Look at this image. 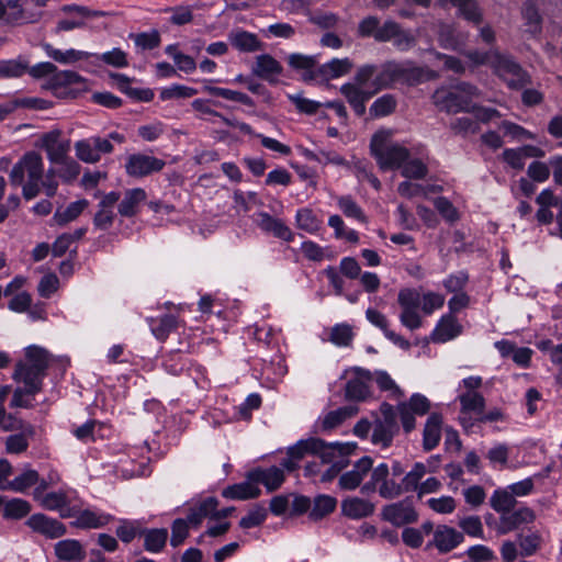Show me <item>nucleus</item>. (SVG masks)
Returning <instances> with one entry per match:
<instances>
[{
  "instance_id": "11",
  "label": "nucleus",
  "mask_w": 562,
  "mask_h": 562,
  "mask_svg": "<svg viewBox=\"0 0 562 562\" xmlns=\"http://www.w3.org/2000/svg\"><path fill=\"white\" fill-rule=\"evenodd\" d=\"M42 15L41 10H27L21 0H0V20L8 24L36 23Z\"/></svg>"
},
{
  "instance_id": "56",
  "label": "nucleus",
  "mask_w": 562,
  "mask_h": 562,
  "mask_svg": "<svg viewBox=\"0 0 562 562\" xmlns=\"http://www.w3.org/2000/svg\"><path fill=\"white\" fill-rule=\"evenodd\" d=\"M396 99L392 94H383L370 106V113L374 117H383L394 112Z\"/></svg>"
},
{
  "instance_id": "32",
  "label": "nucleus",
  "mask_w": 562,
  "mask_h": 562,
  "mask_svg": "<svg viewBox=\"0 0 562 562\" xmlns=\"http://www.w3.org/2000/svg\"><path fill=\"white\" fill-rule=\"evenodd\" d=\"M260 493L261 491L255 485V482L248 480L225 487L222 492V496L228 499L246 501L257 498Z\"/></svg>"
},
{
  "instance_id": "33",
  "label": "nucleus",
  "mask_w": 562,
  "mask_h": 562,
  "mask_svg": "<svg viewBox=\"0 0 562 562\" xmlns=\"http://www.w3.org/2000/svg\"><path fill=\"white\" fill-rule=\"evenodd\" d=\"M218 502L215 497H207L200 503L190 507L188 515V522L192 526H199L204 518L210 517L214 519L213 514L217 507Z\"/></svg>"
},
{
  "instance_id": "64",
  "label": "nucleus",
  "mask_w": 562,
  "mask_h": 562,
  "mask_svg": "<svg viewBox=\"0 0 562 562\" xmlns=\"http://www.w3.org/2000/svg\"><path fill=\"white\" fill-rule=\"evenodd\" d=\"M27 70V65L20 60H1L0 78H18Z\"/></svg>"
},
{
  "instance_id": "19",
  "label": "nucleus",
  "mask_w": 562,
  "mask_h": 562,
  "mask_svg": "<svg viewBox=\"0 0 562 562\" xmlns=\"http://www.w3.org/2000/svg\"><path fill=\"white\" fill-rule=\"evenodd\" d=\"M26 525L33 531L50 539L59 538L66 533V527L60 521L43 514L32 515L27 519Z\"/></svg>"
},
{
  "instance_id": "45",
  "label": "nucleus",
  "mask_w": 562,
  "mask_h": 562,
  "mask_svg": "<svg viewBox=\"0 0 562 562\" xmlns=\"http://www.w3.org/2000/svg\"><path fill=\"white\" fill-rule=\"evenodd\" d=\"M145 549L150 552L161 551L168 539V531L166 528L143 530Z\"/></svg>"
},
{
  "instance_id": "13",
  "label": "nucleus",
  "mask_w": 562,
  "mask_h": 562,
  "mask_svg": "<svg viewBox=\"0 0 562 562\" xmlns=\"http://www.w3.org/2000/svg\"><path fill=\"white\" fill-rule=\"evenodd\" d=\"M346 374H351L346 387L345 396L351 401H364L369 395V382L373 379L370 371L355 367L346 371Z\"/></svg>"
},
{
  "instance_id": "63",
  "label": "nucleus",
  "mask_w": 562,
  "mask_h": 562,
  "mask_svg": "<svg viewBox=\"0 0 562 562\" xmlns=\"http://www.w3.org/2000/svg\"><path fill=\"white\" fill-rule=\"evenodd\" d=\"M198 93V90L183 85H171L170 87L164 88L160 91V99L171 100V99H188Z\"/></svg>"
},
{
  "instance_id": "43",
  "label": "nucleus",
  "mask_w": 562,
  "mask_h": 562,
  "mask_svg": "<svg viewBox=\"0 0 562 562\" xmlns=\"http://www.w3.org/2000/svg\"><path fill=\"white\" fill-rule=\"evenodd\" d=\"M337 205L345 216L357 220L361 223H367V216L361 206L350 195H341L337 199Z\"/></svg>"
},
{
  "instance_id": "3",
  "label": "nucleus",
  "mask_w": 562,
  "mask_h": 562,
  "mask_svg": "<svg viewBox=\"0 0 562 562\" xmlns=\"http://www.w3.org/2000/svg\"><path fill=\"white\" fill-rule=\"evenodd\" d=\"M482 97L481 90L464 81L441 86L431 94L432 104L447 114L468 113L474 108V100Z\"/></svg>"
},
{
  "instance_id": "21",
  "label": "nucleus",
  "mask_w": 562,
  "mask_h": 562,
  "mask_svg": "<svg viewBox=\"0 0 562 562\" xmlns=\"http://www.w3.org/2000/svg\"><path fill=\"white\" fill-rule=\"evenodd\" d=\"M255 223L261 231L270 233L282 240L291 241L294 238V234L282 220L272 217L266 212L257 213Z\"/></svg>"
},
{
  "instance_id": "23",
  "label": "nucleus",
  "mask_w": 562,
  "mask_h": 562,
  "mask_svg": "<svg viewBox=\"0 0 562 562\" xmlns=\"http://www.w3.org/2000/svg\"><path fill=\"white\" fill-rule=\"evenodd\" d=\"M247 479L255 482L261 483L266 486L269 492L276 491L281 486L284 481L283 469L278 467H270L268 469H255L247 474Z\"/></svg>"
},
{
  "instance_id": "27",
  "label": "nucleus",
  "mask_w": 562,
  "mask_h": 562,
  "mask_svg": "<svg viewBox=\"0 0 562 562\" xmlns=\"http://www.w3.org/2000/svg\"><path fill=\"white\" fill-rule=\"evenodd\" d=\"M70 517H75L72 525L81 529L101 528L113 519L110 514L92 509L79 510L76 515L71 514Z\"/></svg>"
},
{
  "instance_id": "12",
  "label": "nucleus",
  "mask_w": 562,
  "mask_h": 562,
  "mask_svg": "<svg viewBox=\"0 0 562 562\" xmlns=\"http://www.w3.org/2000/svg\"><path fill=\"white\" fill-rule=\"evenodd\" d=\"M40 143L52 164L63 161L70 151V139L63 137V132L58 128L42 134Z\"/></svg>"
},
{
  "instance_id": "44",
  "label": "nucleus",
  "mask_w": 562,
  "mask_h": 562,
  "mask_svg": "<svg viewBox=\"0 0 562 562\" xmlns=\"http://www.w3.org/2000/svg\"><path fill=\"white\" fill-rule=\"evenodd\" d=\"M428 472L426 465L422 462H416L412 470L405 474L402 479V485L404 493L406 492H418L420 487V480Z\"/></svg>"
},
{
  "instance_id": "29",
  "label": "nucleus",
  "mask_w": 562,
  "mask_h": 562,
  "mask_svg": "<svg viewBox=\"0 0 562 562\" xmlns=\"http://www.w3.org/2000/svg\"><path fill=\"white\" fill-rule=\"evenodd\" d=\"M366 317L373 326L380 328L389 340L404 349L409 348V342L404 337L389 329V321L384 314L370 307L366 311Z\"/></svg>"
},
{
  "instance_id": "20",
  "label": "nucleus",
  "mask_w": 562,
  "mask_h": 562,
  "mask_svg": "<svg viewBox=\"0 0 562 562\" xmlns=\"http://www.w3.org/2000/svg\"><path fill=\"white\" fill-rule=\"evenodd\" d=\"M341 514L353 520L370 517L375 510V505L358 496H348L341 501Z\"/></svg>"
},
{
  "instance_id": "7",
  "label": "nucleus",
  "mask_w": 562,
  "mask_h": 562,
  "mask_svg": "<svg viewBox=\"0 0 562 562\" xmlns=\"http://www.w3.org/2000/svg\"><path fill=\"white\" fill-rule=\"evenodd\" d=\"M371 154L376 160L381 170L401 169L403 164L409 158V150L390 138V133L385 131L376 132L370 143Z\"/></svg>"
},
{
  "instance_id": "16",
  "label": "nucleus",
  "mask_w": 562,
  "mask_h": 562,
  "mask_svg": "<svg viewBox=\"0 0 562 562\" xmlns=\"http://www.w3.org/2000/svg\"><path fill=\"white\" fill-rule=\"evenodd\" d=\"M60 10L65 14H68L70 18L59 20L55 27V33H59L63 31H71L74 29H80L85 25L86 19L98 16L101 14V12L91 11L87 7L77 4H66L61 7Z\"/></svg>"
},
{
  "instance_id": "55",
  "label": "nucleus",
  "mask_w": 562,
  "mask_h": 562,
  "mask_svg": "<svg viewBox=\"0 0 562 562\" xmlns=\"http://www.w3.org/2000/svg\"><path fill=\"white\" fill-rule=\"evenodd\" d=\"M31 512L29 502L21 498H13L5 503L3 517L7 519H21Z\"/></svg>"
},
{
  "instance_id": "9",
  "label": "nucleus",
  "mask_w": 562,
  "mask_h": 562,
  "mask_svg": "<svg viewBox=\"0 0 562 562\" xmlns=\"http://www.w3.org/2000/svg\"><path fill=\"white\" fill-rule=\"evenodd\" d=\"M490 63L495 74L510 89H521L530 83V76L510 56L494 53Z\"/></svg>"
},
{
  "instance_id": "50",
  "label": "nucleus",
  "mask_w": 562,
  "mask_h": 562,
  "mask_svg": "<svg viewBox=\"0 0 562 562\" xmlns=\"http://www.w3.org/2000/svg\"><path fill=\"white\" fill-rule=\"evenodd\" d=\"M352 66V61L347 57L334 58L322 66L321 72L328 78H338L348 74Z\"/></svg>"
},
{
  "instance_id": "52",
  "label": "nucleus",
  "mask_w": 562,
  "mask_h": 562,
  "mask_svg": "<svg viewBox=\"0 0 562 562\" xmlns=\"http://www.w3.org/2000/svg\"><path fill=\"white\" fill-rule=\"evenodd\" d=\"M438 41L446 49H457L462 44V40L456 35L453 25L446 23H440L438 26Z\"/></svg>"
},
{
  "instance_id": "61",
  "label": "nucleus",
  "mask_w": 562,
  "mask_h": 562,
  "mask_svg": "<svg viewBox=\"0 0 562 562\" xmlns=\"http://www.w3.org/2000/svg\"><path fill=\"white\" fill-rule=\"evenodd\" d=\"M454 7L459 8L461 15L470 22L480 23L482 14L474 0H449Z\"/></svg>"
},
{
  "instance_id": "28",
  "label": "nucleus",
  "mask_w": 562,
  "mask_h": 562,
  "mask_svg": "<svg viewBox=\"0 0 562 562\" xmlns=\"http://www.w3.org/2000/svg\"><path fill=\"white\" fill-rule=\"evenodd\" d=\"M442 428V416L439 413H432L428 416L423 431V449L425 451L434 450L440 442Z\"/></svg>"
},
{
  "instance_id": "60",
  "label": "nucleus",
  "mask_w": 562,
  "mask_h": 562,
  "mask_svg": "<svg viewBox=\"0 0 562 562\" xmlns=\"http://www.w3.org/2000/svg\"><path fill=\"white\" fill-rule=\"evenodd\" d=\"M303 154L308 160L317 161L319 164H333L337 166L347 165L345 158L335 151L319 150L315 153L310 149H305Z\"/></svg>"
},
{
  "instance_id": "1",
  "label": "nucleus",
  "mask_w": 562,
  "mask_h": 562,
  "mask_svg": "<svg viewBox=\"0 0 562 562\" xmlns=\"http://www.w3.org/2000/svg\"><path fill=\"white\" fill-rule=\"evenodd\" d=\"M52 361L50 353L38 346H29L25 349V360L16 364L13 378L15 381L24 384V387H18L11 400L12 407L29 408L31 402L25 395H34L42 390L43 379Z\"/></svg>"
},
{
  "instance_id": "62",
  "label": "nucleus",
  "mask_w": 562,
  "mask_h": 562,
  "mask_svg": "<svg viewBox=\"0 0 562 562\" xmlns=\"http://www.w3.org/2000/svg\"><path fill=\"white\" fill-rule=\"evenodd\" d=\"M330 341L339 347H347L353 339L352 327L348 324H338L331 328Z\"/></svg>"
},
{
  "instance_id": "8",
  "label": "nucleus",
  "mask_w": 562,
  "mask_h": 562,
  "mask_svg": "<svg viewBox=\"0 0 562 562\" xmlns=\"http://www.w3.org/2000/svg\"><path fill=\"white\" fill-rule=\"evenodd\" d=\"M350 447L348 445H339L338 442L327 443L319 438L312 437L299 440L295 445L289 447L286 454L293 457L297 462L307 453L318 456L322 461H330L335 453L340 451L346 453L350 450Z\"/></svg>"
},
{
  "instance_id": "59",
  "label": "nucleus",
  "mask_w": 562,
  "mask_h": 562,
  "mask_svg": "<svg viewBox=\"0 0 562 562\" xmlns=\"http://www.w3.org/2000/svg\"><path fill=\"white\" fill-rule=\"evenodd\" d=\"M54 164L60 166L58 168V177L65 183L72 182L80 173V165L69 156L64 158L63 161H55Z\"/></svg>"
},
{
  "instance_id": "10",
  "label": "nucleus",
  "mask_w": 562,
  "mask_h": 562,
  "mask_svg": "<svg viewBox=\"0 0 562 562\" xmlns=\"http://www.w3.org/2000/svg\"><path fill=\"white\" fill-rule=\"evenodd\" d=\"M398 431L400 426L395 408L389 403H382L380 415L373 422L372 442L382 448H387Z\"/></svg>"
},
{
  "instance_id": "30",
  "label": "nucleus",
  "mask_w": 562,
  "mask_h": 562,
  "mask_svg": "<svg viewBox=\"0 0 562 562\" xmlns=\"http://www.w3.org/2000/svg\"><path fill=\"white\" fill-rule=\"evenodd\" d=\"M339 445H348L351 446L348 452H337L333 456V460L330 461H322L323 463H330V467L324 471L321 475V481L326 483L333 481L346 467L349 464L348 456L351 454L357 445L353 442H338Z\"/></svg>"
},
{
  "instance_id": "25",
  "label": "nucleus",
  "mask_w": 562,
  "mask_h": 562,
  "mask_svg": "<svg viewBox=\"0 0 562 562\" xmlns=\"http://www.w3.org/2000/svg\"><path fill=\"white\" fill-rule=\"evenodd\" d=\"M54 552L61 562H82L86 559V550L76 539H65L55 543Z\"/></svg>"
},
{
  "instance_id": "42",
  "label": "nucleus",
  "mask_w": 562,
  "mask_h": 562,
  "mask_svg": "<svg viewBox=\"0 0 562 562\" xmlns=\"http://www.w3.org/2000/svg\"><path fill=\"white\" fill-rule=\"evenodd\" d=\"M401 175L407 179H425L428 175V165L423 158L409 157L401 167Z\"/></svg>"
},
{
  "instance_id": "31",
  "label": "nucleus",
  "mask_w": 562,
  "mask_h": 562,
  "mask_svg": "<svg viewBox=\"0 0 562 562\" xmlns=\"http://www.w3.org/2000/svg\"><path fill=\"white\" fill-rule=\"evenodd\" d=\"M358 406L356 405H347L339 407L335 411L328 412L322 420H319L321 431H329L339 425H341L346 419L353 417L358 414Z\"/></svg>"
},
{
  "instance_id": "58",
  "label": "nucleus",
  "mask_w": 562,
  "mask_h": 562,
  "mask_svg": "<svg viewBox=\"0 0 562 562\" xmlns=\"http://www.w3.org/2000/svg\"><path fill=\"white\" fill-rule=\"evenodd\" d=\"M37 482H38L37 471H35L33 469H27L11 481L10 490L23 493L29 487L36 485Z\"/></svg>"
},
{
  "instance_id": "37",
  "label": "nucleus",
  "mask_w": 562,
  "mask_h": 562,
  "mask_svg": "<svg viewBox=\"0 0 562 562\" xmlns=\"http://www.w3.org/2000/svg\"><path fill=\"white\" fill-rule=\"evenodd\" d=\"M43 49L45 50L46 55L54 59L55 61L67 65V64H74L78 60L88 58L89 54L82 50H77L74 48L67 49V50H60L55 48L50 44H44Z\"/></svg>"
},
{
  "instance_id": "48",
  "label": "nucleus",
  "mask_w": 562,
  "mask_h": 562,
  "mask_svg": "<svg viewBox=\"0 0 562 562\" xmlns=\"http://www.w3.org/2000/svg\"><path fill=\"white\" fill-rule=\"evenodd\" d=\"M41 504L43 507L49 510H60L63 517H70L71 514L65 513V508L68 506L69 501L64 492H52L41 497Z\"/></svg>"
},
{
  "instance_id": "36",
  "label": "nucleus",
  "mask_w": 562,
  "mask_h": 562,
  "mask_svg": "<svg viewBox=\"0 0 562 562\" xmlns=\"http://www.w3.org/2000/svg\"><path fill=\"white\" fill-rule=\"evenodd\" d=\"M337 507V499L327 494H319L312 501L310 518L312 520H321L331 514Z\"/></svg>"
},
{
  "instance_id": "18",
  "label": "nucleus",
  "mask_w": 562,
  "mask_h": 562,
  "mask_svg": "<svg viewBox=\"0 0 562 562\" xmlns=\"http://www.w3.org/2000/svg\"><path fill=\"white\" fill-rule=\"evenodd\" d=\"M464 541L462 532L447 525H439L434 530V538L430 544L435 546L440 553H448Z\"/></svg>"
},
{
  "instance_id": "49",
  "label": "nucleus",
  "mask_w": 562,
  "mask_h": 562,
  "mask_svg": "<svg viewBox=\"0 0 562 562\" xmlns=\"http://www.w3.org/2000/svg\"><path fill=\"white\" fill-rule=\"evenodd\" d=\"M86 234L85 228H78L72 233L60 235L52 246V252L55 257H61L70 248L71 244L79 240Z\"/></svg>"
},
{
  "instance_id": "35",
  "label": "nucleus",
  "mask_w": 562,
  "mask_h": 562,
  "mask_svg": "<svg viewBox=\"0 0 562 562\" xmlns=\"http://www.w3.org/2000/svg\"><path fill=\"white\" fill-rule=\"evenodd\" d=\"M232 45L245 53H252L262 49V43L256 34L246 31H236L229 34Z\"/></svg>"
},
{
  "instance_id": "41",
  "label": "nucleus",
  "mask_w": 562,
  "mask_h": 562,
  "mask_svg": "<svg viewBox=\"0 0 562 562\" xmlns=\"http://www.w3.org/2000/svg\"><path fill=\"white\" fill-rule=\"evenodd\" d=\"M462 413H473L482 415L485 408V400L479 392H465L459 395Z\"/></svg>"
},
{
  "instance_id": "5",
  "label": "nucleus",
  "mask_w": 562,
  "mask_h": 562,
  "mask_svg": "<svg viewBox=\"0 0 562 562\" xmlns=\"http://www.w3.org/2000/svg\"><path fill=\"white\" fill-rule=\"evenodd\" d=\"M424 68L416 66L413 61H386L384 63L371 86H376L378 90L387 89L396 83L415 86L427 79Z\"/></svg>"
},
{
  "instance_id": "14",
  "label": "nucleus",
  "mask_w": 562,
  "mask_h": 562,
  "mask_svg": "<svg viewBox=\"0 0 562 562\" xmlns=\"http://www.w3.org/2000/svg\"><path fill=\"white\" fill-rule=\"evenodd\" d=\"M382 519L396 527L416 522L418 513L414 506L405 501L389 504L382 508Z\"/></svg>"
},
{
  "instance_id": "17",
  "label": "nucleus",
  "mask_w": 562,
  "mask_h": 562,
  "mask_svg": "<svg viewBox=\"0 0 562 562\" xmlns=\"http://www.w3.org/2000/svg\"><path fill=\"white\" fill-rule=\"evenodd\" d=\"M120 200V193L112 191L101 196L98 211L93 217V225L101 231L109 229L114 222V207Z\"/></svg>"
},
{
  "instance_id": "6",
  "label": "nucleus",
  "mask_w": 562,
  "mask_h": 562,
  "mask_svg": "<svg viewBox=\"0 0 562 562\" xmlns=\"http://www.w3.org/2000/svg\"><path fill=\"white\" fill-rule=\"evenodd\" d=\"M376 72L373 65H363L358 68L352 82L340 87V93L346 98L349 105L358 116L366 113V103L380 90L371 86V79Z\"/></svg>"
},
{
  "instance_id": "40",
  "label": "nucleus",
  "mask_w": 562,
  "mask_h": 562,
  "mask_svg": "<svg viewBox=\"0 0 562 562\" xmlns=\"http://www.w3.org/2000/svg\"><path fill=\"white\" fill-rule=\"evenodd\" d=\"M20 434L11 435L5 440V449L8 453L19 454L24 452L29 447V437L34 435L33 426L29 425Z\"/></svg>"
},
{
  "instance_id": "22",
  "label": "nucleus",
  "mask_w": 562,
  "mask_h": 562,
  "mask_svg": "<svg viewBox=\"0 0 562 562\" xmlns=\"http://www.w3.org/2000/svg\"><path fill=\"white\" fill-rule=\"evenodd\" d=\"M372 468V460L363 457L356 462L352 470L340 475L338 486L345 491L356 490Z\"/></svg>"
},
{
  "instance_id": "54",
  "label": "nucleus",
  "mask_w": 562,
  "mask_h": 562,
  "mask_svg": "<svg viewBox=\"0 0 562 562\" xmlns=\"http://www.w3.org/2000/svg\"><path fill=\"white\" fill-rule=\"evenodd\" d=\"M75 150L77 158L83 162L94 164L100 160V155L95 151L92 137L76 142Z\"/></svg>"
},
{
  "instance_id": "4",
  "label": "nucleus",
  "mask_w": 562,
  "mask_h": 562,
  "mask_svg": "<svg viewBox=\"0 0 562 562\" xmlns=\"http://www.w3.org/2000/svg\"><path fill=\"white\" fill-rule=\"evenodd\" d=\"M43 177V158L36 151L24 154L9 173L11 186L22 187V194L25 200H32L40 194V182Z\"/></svg>"
},
{
  "instance_id": "53",
  "label": "nucleus",
  "mask_w": 562,
  "mask_h": 562,
  "mask_svg": "<svg viewBox=\"0 0 562 562\" xmlns=\"http://www.w3.org/2000/svg\"><path fill=\"white\" fill-rule=\"evenodd\" d=\"M458 526L462 533L472 538L484 539V529L481 518L475 515L465 516L459 519Z\"/></svg>"
},
{
  "instance_id": "34",
  "label": "nucleus",
  "mask_w": 562,
  "mask_h": 562,
  "mask_svg": "<svg viewBox=\"0 0 562 562\" xmlns=\"http://www.w3.org/2000/svg\"><path fill=\"white\" fill-rule=\"evenodd\" d=\"M119 214L123 217H132L137 214L140 205V189H127L120 194L117 202Z\"/></svg>"
},
{
  "instance_id": "51",
  "label": "nucleus",
  "mask_w": 562,
  "mask_h": 562,
  "mask_svg": "<svg viewBox=\"0 0 562 562\" xmlns=\"http://www.w3.org/2000/svg\"><path fill=\"white\" fill-rule=\"evenodd\" d=\"M295 220L296 226L310 234L317 233L322 226V221H319L310 209L299 210Z\"/></svg>"
},
{
  "instance_id": "47",
  "label": "nucleus",
  "mask_w": 562,
  "mask_h": 562,
  "mask_svg": "<svg viewBox=\"0 0 562 562\" xmlns=\"http://www.w3.org/2000/svg\"><path fill=\"white\" fill-rule=\"evenodd\" d=\"M178 321L173 315H164L159 319H150L149 326L154 336L164 340L168 335L177 328Z\"/></svg>"
},
{
  "instance_id": "39",
  "label": "nucleus",
  "mask_w": 562,
  "mask_h": 562,
  "mask_svg": "<svg viewBox=\"0 0 562 562\" xmlns=\"http://www.w3.org/2000/svg\"><path fill=\"white\" fill-rule=\"evenodd\" d=\"M522 19L526 21L528 31L536 35L541 32L542 16L533 0H527L521 8Z\"/></svg>"
},
{
  "instance_id": "2",
  "label": "nucleus",
  "mask_w": 562,
  "mask_h": 562,
  "mask_svg": "<svg viewBox=\"0 0 562 562\" xmlns=\"http://www.w3.org/2000/svg\"><path fill=\"white\" fill-rule=\"evenodd\" d=\"M397 303L401 307V324L409 330H416L423 326L419 308L425 315H430L443 306L445 296L435 292L420 294L415 289L404 288L397 294Z\"/></svg>"
},
{
  "instance_id": "38",
  "label": "nucleus",
  "mask_w": 562,
  "mask_h": 562,
  "mask_svg": "<svg viewBox=\"0 0 562 562\" xmlns=\"http://www.w3.org/2000/svg\"><path fill=\"white\" fill-rule=\"evenodd\" d=\"M516 504V497L508 488L495 490L490 498L491 507L501 515L514 509Z\"/></svg>"
},
{
  "instance_id": "15",
  "label": "nucleus",
  "mask_w": 562,
  "mask_h": 562,
  "mask_svg": "<svg viewBox=\"0 0 562 562\" xmlns=\"http://www.w3.org/2000/svg\"><path fill=\"white\" fill-rule=\"evenodd\" d=\"M535 519L536 514L531 508L519 507L505 513V515H501L499 522L495 526V530L498 535H506L521 526L533 522Z\"/></svg>"
},
{
  "instance_id": "57",
  "label": "nucleus",
  "mask_w": 562,
  "mask_h": 562,
  "mask_svg": "<svg viewBox=\"0 0 562 562\" xmlns=\"http://www.w3.org/2000/svg\"><path fill=\"white\" fill-rule=\"evenodd\" d=\"M267 515V509L262 505L256 504L249 509L248 514L240 519L239 526L244 529L260 526L266 520Z\"/></svg>"
},
{
  "instance_id": "46",
  "label": "nucleus",
  "mask_w": 562,
  "mask_h": 562,
  "mask_svg": "<svg viewBox=\"0 0 562 562\" xmlns=\"http://www.w3.org/2000/svg\"><path fill=\"white\" fill-rule=\"evenodd\" d=\"M89 205L86 199L71 202L64 211L57 210L54 220L58 225H65L76 220Z\"/></svg>"
},
{
  "instance_id": "26",
  "label": "nucleus",
  "mask_w": 562,
  "mask_h": 562,
  "mask_svg": "<svg viewBox=\"0 0 562 562\" xmlns=\"http://www.w3.org/2000/svg\"><path fill=\"white\" fill-rule=\"evenodd\" d=\"M462 333V326L458 322V319L451 315H443L438 324L436 325L431 338L435 342H447L451 339H454Z\"/></svg>"
},
{
  "instance_id": "24",
  "label": "nucleus",
  "mask_w": 562,
  "mask_h": 562,
  "mask_svg": "<svg viewBox=\"0 0 562 562\" xmlns=\"http://www.w3.org/2000/svg\"><path fill=\"white\" fill-rule=\"evenodd\" d=\"M282 70L281 64L269 54L257 56L252 66V74L269 82H276Z\"/></svg>"
}]
</instances>
